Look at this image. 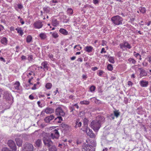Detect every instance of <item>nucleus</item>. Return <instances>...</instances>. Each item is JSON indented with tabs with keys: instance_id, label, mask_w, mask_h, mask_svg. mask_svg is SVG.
<instances>
[{
	"instance_id": "1",
	"label": "nucleus",
	"mask_w": 151,
	"mask_h": 151,
	"mask_svg": "<svg viewBox=\"0 0 151 151\" xmlns=\"http://www.w3.org/2000/svg\"><path fill=\"white\" fill-rule=\"evenodd\" d=\"M105 118L103 116H98L96 119L92 121L91 123V127L95 131H98L101 124L104 122Z\"/></svg>"
},
{
	"instance_id": "2",
	"label": "nucleus",
	"mask_w": 151,
	"mask_h": 151,
	"mask_svg": "<svg viewBox=\"0 0 151 151\" xmlns=\"http://www.w3.org/2000/svg\"><path fill=\"white\" fill-rule=\"evenodd\" d=\"M111 19L113 23L115 25H119L122 24L123 19L119 15L113 17Z\"/></svg>"
},
{
	"instance_id": "3",
	"label": "nucleus",
	"mask_w": 151,
	"mask_h": 151,
	"mask_svg": "<svg viewBox=\"0 0 151 151\" xmlns=\"http://www.w3.org/2000/svg\"><path fill=\"white\" fill-rule=\"evenodd\" d=\"M33 145L29 143H26L24 145L23 151H34Z\"/></svg>"
},
{
	"instance_id": "4",
	"label": "nucleus",
	"mask_w": 151,
	"mask_h": 151,
	"mask_svg": "<svg viewBox=\"0 0 151 151\" xmlns=\"http://www.w3.org/2000/svg\"><path fill=\"white\" fill-rule=\"evenodd\" d=\"M55 114L58 116H64L65 115V112L61 107H58L56 109Z\"/></svg>"
},
{
	"instance_id": "5",
	"label": "nucleus",
	"mask_w": 151,
	"mask_h": 151,
	"mask_svg": "<svg viewBox=\"0 0 151 151\" xmlns=\"http://www.w3.org/2000/svg\"><path fill=\"white\" fill-rule=\"evenodd\" d=\"M9 146L12 149L13 151H17V147L14 142L11 140H9L8 142Z\"/></svg>"
},
{
	"instance_id": "6",
	"label": "nucleus",
	"mask_w": 151,
	"mask_h": 151,
	"mask_svg": "<svg viewBox=\"0 0 151 151\" xmlns=\"http://www.w3.org/2000/svg\"><path fill=\"white\" fill-rule=\"evenodd\" d=\"M50 136L53 139H58L59 137V134L58 130L55 129L52 131Z\"/></svg>"
},
{
	"instance_id": "7",
	"label": "nucleus",
	"mask_w": 151,
	"mask_h": 151,
	"mask_svg": "<svg viewBox=\"0 0 151 151\" xmlns=\"http://www.w3.org/2000/svg\"><path fill=\"white\" fill-rule=\"evenodd\" d=\"M33 25L35 28L40 29L42 27L43 24L41 22L39 21L35 22L33 24Z\"/></svg>"
},
{
	"instance_id": "8",
	"label": "nucleus",
	"mask_w": 151,
	"mask_h": 151,
	"mask_svg": "<svg viewBox=\"0 0 151 151\" xmlns=\"http://www.w3.org/2000/svg\"><path fill=\"white\" fill-rule=\"evenodd\" d=\"M43 142L45 145L48 147H49L53 144V142L49 139L44 137Z\"/></svg>"
},
{
	"instance_id": "9",
	"label": "nucleus",
	"mask_w": 151,
	"mask_h": 151,
	"mask_svg": "<svg viewBox=\"0 0 151 151\" xmlns=\"http://www.w3.org/2000/svg\"><path fill=\"white\" fill-rule=\"evenodd\" d=\"M13 88L17 91L20 90L21 88L20 83L18 81L13 83Z\"/></svg>"
},
{
	"instance_id": "10",
	"label": "nucleus",
	"mask_w": 151,
	"mask_h": 151,
	"mask_svg": "<svg viewBox=\"0 0 151 151\" xmlns=\"http://www.w3.org/2000/svg\"><path fill=\"white\" fill-rule=\"evenodd\" d=\"M83 151H93L92 147L88 144H84L82 149Z\"/></svg>"
},
{
	"instance_id": "11",
	"label": "nucleus",
	"mask_w": 151,
	"mask_h": 151,
	"mask_svg": "<svg viewBox=\"0 0 151 151\" xmlns=\"http://www.w3.org/2000/svg\"><path fill=\"white\" fill-rule=\"evenodd\" d=\"M119 46L120 48L122 50H123L124 48L125 47L129 49H131L132 47L131 45L127 42H124V43L120 44Z\"/></svg>"
},
{
	"instance_id": "12",
	"label": "nucleus",
	"mask_w": 151,
	"mask_h": 151,
	"mask_svg": "<svg viewBox=\"0 0 151 151\" xmlns=\"http://www.w3.org/2000/svg\"><path fill=\"white\" fill-rule=\"evenodd\" d=\"M88 135L89 136V137L92 138H94L96 137V135L93 132L92 130L89 129L88 131H87L86 132Z\"/></svg>"
},
{
	"instance_id": "13",
	"label": "nucleus",
	"mask_w": 151,
	"mask_h": 151,
	"mask_svg": "<svg viewBox=\"0 0 151 151\" xmlns=\"http://www.w3.org/2000/svg\"><path fill=\"white\" fill-rule=\"evenodd\" d=\"M93 50V47L91 46H87L84 48V50L88 53L92 52Z\"/></svg>"
},
{
	"instance_id": "14",
	"label": "nucleus",
	"mask_w": 151,
	"mask_h": 151,
	"mask_svg": "<svg viewBox=\"0 0 151 151\" xmlns=\"http://www.w3.org/2000/svg\"><path fill=\"white\" fill-rule=\"evenodd\" d=\"M41 65L43 66V69L44 70H48L49 65L47 61H43L41 63Z\"/></svg>"
},
{
	"instance_id": "15",
	"label": "nucleus",
	"mask_w": 151,
	"mask_h": 151,
	"mask_svg": "<svg viewBox=\"0 0 151 151\" xmlns=\"http://www.w3.org/2000/svg\"><path fill=\"white\" fill-rule=\"evenodd\" d=\"M17 145L18 147H21L23 142L22 140L19 138H17L15 139Z\"/></svg>"
},
{
	"instance_id": "16",
	"label": "nucleus",
	"mask_w": 151,
	"mask_h": 151,
	"mask_svg": "<svg viewBox=\"0 0 151 151\" xmlns=\"http://www.w3.org/2000/svg\"><path fill=\"white\" fill-rule=\"evenodd\" d=\"M54 118V116L53 115H51L46 117L45 119V121L46 122L49 123L51 120L53 119Z\"/></svg>"
},
{
	"instance_id": "17",
	"label": "nucleus",
	"mask_w": 151,
	"mask_h": 151,
	"mask_svg": "<svg viewBox=\"0 0 151 151\" xmlns=\"http://www.w3.org/2000/svg\"><path fill=\"white\" fill-rule=\"evenodd\" d=\"M45 112L47 114H51L54 112V110L51 108H47L45 109Z\"/></svg>"
},
{
	"instance_id": "18",
	"label": "nucleus",
	"mask_w": 151,
	"mask_h": 151,
	"mask_svg": "<svg viewBox=\"0 0 151 151\" xmlns=\"http://www.w3.org/2000/svg\"><path fill=\"white\" fill-rule=\"evenodd\" d=\"M148 82L144 81H141L140 82V86L142 87H146L148 85Z\"/></svg>"
},
{
	"instance_id": "19",
	"label": "nucleus",
	"mask_w": 151,
	"mask_h": 151,
	"mask_svg": "<svg viewBox=\"0 0 151 151\" xmlns=\"http://www.w3.org/2000/svg\"><path fill=\"white\" fill-rule=\"evenodd\" d=\"M7 40L5 37H3L1 39V42L3 44L6 45L7 44Z\"/></svg>"
},
{
	"instance_id": "20",
	"label": "nucleus",
	"mask_w": 151,
	"mask_h": 151,
	"mask_svg": "<svg viewBox=\"0 0 151 151\" xmlns=\"http://www.w3.org/2000/svg\"><path fill=\"white\" fill-rule=\"evenodd\" d=\"M59 32L61 34L64 35H68V32L65 29L63 28H60L59 30Z\"/></svg>"
},
{
	"instance_id": "21",
	"label": "nucleus",
	"mask_w": 151,
	"mask_h": 151,
	"mask_svg": "<svg viewBox=\"0 0 151 151\" xmlns=\"http://www.w3.org/2000/svg\"><path fill=\"white\" fill-rule=\"evenodd\" d=\"M89 129L88 128V124L86 123L84 124V125L82 127V128H81V129L83 132H86L87 131H88V129Z\"/></svg>"
},
{
	"instance_id": "22",
	"label": "nucleus",
	"mask_w": 151,
	"mask_h": 151,
	"mask_svg": "<svg viewBox=\"0 0 151 151\" xmlns=\"http://www.w3.org/2000/svg\"><path fill=\"white\" fill-rule=\"evenodd\" d=\"M39 37L41 40H44L47 37V36L45 33H41L39 35Z\"/></svg>"
},
{
	"instance_id": "23",
	"label": "nucleus",
	"mask_w": 151,
	"mask_h": 151,
	"mask_svg": "<svg viewBox=\"0 0 151 151\" xmlns=\"http://www.w3.org/2000/svg\"><path fill=\"white\" fill-rule=\"evenodd\" d=\"M48 150L50 151H57V147L54 145L50 146L48 147Z\"/></svg>"
},
{
	"instance_id": "24",
	"label": "nucleus",
	"mask_w": 151,
	"mask_h": 151,
	"mask_svg": "<svg viewBox=\"0 0 151 151\" xmlns=\"http://www.w3.org/2000/svg\"><path fill=\"white\" fill-rule=\"evenodd\" d=\"M15 30L17 31L19 34L21 36H22L24 34V32L21 28H16Z\"/></svg>"
},
{
	"instance_id": "25",
	"label": "nucleus",
	"mask_w": 151,
	"mask_h": 151,
	"mask_svg": "<svg viewBox=\"0 0 151 151\" xmlns=\"http://www.w3.org/2000/svg\"><path fill=\"white\" fill-rule=\"evenodd\" d=\"M52 25L54 27H56L59 24L58 21L56 19H53L52 20Z\"/></svg>"
},
{
	"instance_id": "26",
	"label": "nucleus",
	"mask_w": 151,
	"mask_h": 151,
	"mask_svg": "<svg viewBox=\"0 0 151 151\" xmlns=\"http://www.w3.org/2000/svg\"><path fill=\"white\" fill-rule=\"evenodd\" d=\"M35 147H39L42 144V141L41 139H38L35 142Z\"/></svg>"
},
{
	"instance_id": "27",
	"label": "nucleus",
	"mask_w": 151,
	"mask_h": 151,
	"mask_svg": "<svg viewBox=\"0 0 151 151\" xmlns=\"http://www.w3.org/2000/svg\"><path fill=\"white\" fill-rule=\"evenodd\" d=\"M55 121L57 122L60 123L63 121V118L61 116H58L55 119Z\"/></svg>"
},
{
	"instance_id": "28",
	"label": "nucleus",
	"mask_w": 151,
	"mask_h": 151,
	"mask_svg": "<svg viewBox=\"0 0 151 151\" xmlns=\"http://www.w3.org/2000/svg\"><path fill=\"white\" fill-rule=\"evenodd\" d=\"M139 10L141 13L144 14L146 12V9L144 7H140L139 8Z\"/></svg>"
},
{
	"instance_id": "29",
	"label": "nucleus",
	"mask_w": 151,
	"mask_h": 151,
	"mask_svg": "<svg viewBox=\"0 0 151 151\" xmlns=\"http://www.w3.org/2000/svg\"><path fill=\"white\" fill-rule=\"evenodd\" d=\"M76 125L75 126V127L77 128V127H80L81 126L82 123L81 122H80L79 120L78 119L76 122Z\"/></svg>"
},
{
	"instance_id": "30",
	"label": "nucleus",
	"mask_w": 151,
	"mask_h": 151,
	"mask_svg": "<svg viewBox=\"0 0 151 151\" xmlns=\"http://www.w3.org/2000/svg\"><path fill=\"white\" fill-rule=\"evenodd\" d=\"M147 73L143 70H141L140 73V76L142 77L143 76H145L147 75Z\"/></svg>"
},
{
	"instance_id": "31",
	"label": "nucleus",
	"mask_w": 151,
	"mask_h": 151,
	"mask_svg": "<svg viewBox=\"0 0 151 151\" xmlns=\"http://www.w3.org/2000/svg\"><path fill=\"white\" fill-rule=\"evenodd\" d=\"M114 116L117 118L119 116L120 112H119V110H116L114 111Z\"/></svg>"
},
{
	"instance_id": "32",
	"label": "nucleus",
	"mask_w": 151,
	"mask_h": 151,
	"mask_svg": "<svg viewBox=\"0 0 151 151\" xmlns=\"http://www.w3.org/2000/svg\"><path fill=\"white\" fill-rule=\"evenodd\" d=\"M50 34H52V37L55 38H57L59 37L58 33L56 32H53L52 33V32H50Z\"/></svg>"
},
{
	"instance_id": "33",
	"label": "nucleus",
	"mask_w": 151,
	"mask_h": 151,
	"mask_svg": "<svg viewBox=\"0 0 151 151\" xmlns=\"http://www.w3.org/2000/svg\"><path fill=\"white\" fill-rule=\"evenodd\" d=\"M73 48L74 49H75L77 51L81 50L82 49V47L80 45H78L75 46Z\"/></svg>"
},
{
	"instance_id": "34",
	"label": "nucleus",
	"mask_w": 151,
	"mask_h": 151,
	"mask_svg": "<svg viewBox=\"0 0 151 151\" xmlns=\"http://www.w3.org/2000/svg\"><path fill=\"white\" fill-rule=\"evenodd\" d=\"M32 39V37L30 35L27 36L26 38V41L27 43H29L31 42Z\"/></svg>"
},
{
	"instance_id": "35",
	"label": "nucleus",
	"mask_w": 151,
	"mask_h": 151,
	"mask_svg": "<svg viewBox=\"0 0 151 151\" xmlns=\"http://www.w3.org/2000/svg\"><path fill=\"white\" fill-rule=\"evenodd\" d=\"M109 61L111 63H114L115 62L114 58L113 57L110 56L109 58Z\"/></svg>"
},
{
	"instance_id": "36",
	"label": "nucleus",
	"mask_w": 151,
	"mask_h": 151,
	"mask_svg": "<svg viewBox=\"0 0 151 151\" xmlns=\"http://www.w3.org/2000/svg\"><path fill=\"white\" fill-rule=\"evenodd\" d=\"M52 86V84L51 83H48L46 84L45 87L47 89H50Z\"/></svg>"
},
{
	"instance_id": "37",
	"label": "nucleus",
	"mask_w": 151,
	"mask_h": 151,
	"mask_svg": "<svg viewBox=\"0 0 151 151\" xmlns=\"http://www.w3.org/2000/svg\"><path fill=\"white\" fill-rule=\"evenodd\" d=\"M67 12L68 14L71 15L73 14V10L72 9L70 8H69L67 9Z\"/></svg>"
},
{
	"instance_id": "38",
	"label": "nucleus",
	"mask_w": 151,
	"mask_h": 151,
	"mask_svg": "<svg viewBox=\"0 0 151 151\" xmlns=\"http://www.w3.org/2000/svg\"><path fill=\"white\" fill-rule=\"evenodd\" d=\"M80 104H81L88 105L90 104L89 101H81Z\"/></svg>"
},
{
	"instance_id": "39",
	"label": "nucleus",
	"mask_w": 151,
	"mask_h": 151,
	"mask_svg": "<svg viewBox=\"0 0 151 151\" xmlns=\"http://www.w3.org/2000/svg\"><path fill=\"white\" fill-rule=\"evenodd\" d=\"M96 88V87L92 85L90 87L89 90L91 92H93L95 91Z\"/></svg>"
},
{
	"instance_id": "40",
	"label": "nucleus",
	"mask_w": 151,
	"mask_h": 151,
	"mask_svg": "<svg viewBox=\"0 0 151 151\" xmlns=\"http://www.w3.org/2000/svg\"><path fill=\"white\" fill-rule=\"evenodd\" d=\"M128 61L134 64H135L136 61L133 58H130L128 59Z\"/></svg>"
},
{
	"instance_id": "41",
	"label": "nucleus",
	"mask_w": 151,
	"mask_h": 151,
	"mask_svg": "<svg viewBox=\"0 0 151 151\" xmlns=\"http://www.w3.org/2000/svg\"><path fill=\"white\" fill-rule=\"evenodd\" d=\"M107 69L108 70L111 71L113 70V68L111 64H109L107 67Z\"/></svg>"
},
{
	"instance_id": "42",
	"label": "nucleus",
	"mask_w": 151,
	"mask_h": 151,
	"mask_svg": "<svg viewBox=\"0 0 151 151\" xmlns=\"http://www.w3.org/2000/svg\"><path fill=\"white\" fill-rule=\"evenodd\" d=\"M49 58L52 60L54 61V58H53V55L52 54H49L48 55Z\"/></svg>"
},
{
	"instance_id": "43",
	"label": "nucleus",
	"mask_w": 151,
	"mask_h": 151,
	"mask_svg": "<svg viewBox=\"0 0 151 151\" xmlns=\"http://www.w3.org/2000/svg\"><path fill=\"white\" fill-rule=\"evenodd\" d=\"M33 59V56L32 55H30L28 56V60L29 61H32Z\"/></svg>"
},
{
	"instance_id": "44",
	"label": "nucleus",
	"mask_w": 151,
	"mask_h": 151,
	"mask_svg": "<svg viewBox=\"0 0 151 151\" xmlns=\"http://www.w3.org/2000/svg\"><path fill=\"white\" fill-rule=\"evenodd\" d=\"M98 71L99 72L97 74L100 76H101L104 73V72L102 70H99Z\"/></svg>"
},
{
	"instance_id": "45",
	"label": "nucleus",
	"mask_w": 151,
	"mask_h": 151,
	"mask_svg": "<svg viewBox=\"0 0 151 151\" xmlns=\"http://www.w3.org/2000/svg\"><path fill=\"white\" fill-rule=\"evenodd\" d=\"M134 55L136 58L138 56H139L140 55L139 53H136L134 51Z\"/></svg>"
},
{
	"instance_id": "46",
	"label": "nucleus",
	"mask_w": 151,
	"mask_h": 151,
	"mask_svg": "<svg viewBox=\"0 0 151 151\" xmlns=\"http://www.w3.org/2000/svg\"><path fill=\"white\" fill-rule=\"evenodd\" d=\"M93 2L95 4H98L99 3V0H93Z\"/></svg>"
},
{
	"instance_id": "47",
	"label": "nucleus",
	"mask_w": 151,
	"mask_h": 151,
	"mask_svg": "<svg viewBox=\"0 0 151 151\" xmlns=\"http://www.w3.org/2000/svg\"><path fill=\"white\" fill-rule=\"evenodd\" d=\"M29 98L30 100H33L34 99V97L32 94L29 96Z\"/></svg>"
},
{
	"instance_id": "48",
	"label": "nucleus",
	"mask_w": 151,
	"mask_h": 151,
	"mask_svg": "<svg viewBox=\"0 0 151 151\" xmlns=\"http://www.w3.org/2000/svg\"><path fill=\"white\" fill-rule=\"evenodd\" d=\"M106 43H107V42L106 41H105L104 40H103L102 41V46L106 45Z\"/></svg>"
},
{
	"instance_id": "49",
	"label": "nucleus",
	"mask_w": 151,
	"mask_h": 151,
	"mask_svg": "<svg viewBox=\"0 0 151 151\" xmlns=\"http://www.w3.org/2000/svg\"><path fill=\"white\" fill-rule=\"evenodd\" d=\"M21 58L22 60H26L27 59L26 56L24 55H22Z\"/></svg>"
},
{
	"instance_id": "50",
	"label": "nucleus",
	"mask_w": 151,
	"mask_h": 151,
	"mask_svg": "<svg viewBox=\"0 0 151 151\" xmlns=\"http://www.w3.org/2000/svg\"><path fill=\"white\" fill-rule=\"evenodd\" d=\"M106 51L105 50V49L104 48H102L101 51L100 52L101 53H102L103 52L106 53Z\"/></svg>"
},
{
	"instance_id": "51",
	"label": "nucleus",
	"mask_w": 151,
	"mask_h": 151,
	"mask_svg": "<svg viewBox=\"0 0 151 151\" xmlns=\"http://www.w3.org/2000/svg\"><path fill=\"white\" fill-rule=\"evenodd\" d=\"M37 86V84H35L33 86L32 88V90H35L37 89V88L36 87Z\"/></svg>"
},
{
	"instance_id": "52",
	"label": "nucleus",
	"mask_w": 151,
	"mask_h": 151,
	"mask_svg": "<svg viewBox=\"0 0 151 151\" xmlns=\"http://www.w3.org/2000/svg\"><path fill=\"white\" fill-rule=\"evenodd\" d=\"M85 7H89V8H92V9H93L94 8L91 5H85Z\"/></svg>"
},
{
	"instance_id": "53",
	"label": "nucleus",
	"mask_w": 151,
	"mask_h": 151,
	"mask_svg": "<svg viewBox=\"0 0 151 151\" xmlns=\"http://www.w3.org/2000/svg\"><path fill=\"white\" fill-rule=\"evenodd\" d=\"M133 85V83L131 81H129L128 82V85L129 86H132Z\"/></svg>"
},
{
	"instance_id": "54",
	"label": "nucleus",
	"mask_w": 151,
	"mask_h": 151,
	"mask_svg": "<svg viewBox=\"0 0 151 151\" xmlns=\"http://www.w3.org/2000/svg\"><path fill=\"white\" fill-rule=\"evenodd\" d=\"M18 8L19 9H21L23 8V6L21 4H18Z\"/></svg>"
},
{
	"instance_id": "55",
	"label": "nucleus",
	"mask_w": 151,
	"mask_h": 151,
	"mask_svg": "<svg viewBox=\"0 0 151 151\" xmlns=\"http://www.w3.org/2000/svg\"><path fill=\"white\" fill-rule=\"evenodd\" d=\"M92 70L93 71H95L98 69V68L96 67H92L91 68Z\"/></svg>"
},
{
	"instance_id": "56",
	"label": "nucleus",
	"mask_w": 151,
	"mask_h": 151,
	"mask_svg": "<svg viewBox=\"0 0 151 151\" xmlns=\"http://www.w3.org/2000/svg\"><path fill=\"white\" fill-rule=\"evenodd\" d=\"M77 61L80 62H82L83 61V59L81 58H79L78 59Z\"/></svg>"
},
{
	"instance_id": "57",
	"label": "nucleus",
	"mask_w": 151,
	"mask_h": 151,
	"mask_svg": "<svg viewBox=\"0 0 151 151\" xmlns=\"http://www.w3.org/2000/svg\"><path fill=\"white\" fill-rule=\"evenodd\" d=\"M0 60L1 61H3V62L4 63L6 62L5 60L2 57H0Z\"/></svg>"
},
{
	"instance_id": "58",
	"label": "nucleus",
	"mask_w": 151,
	"mask_h": 151,
	"mask_svg": "<svg viewBox=\"0 0 151 151\" xmlns=\"http://www.w3.org/2000/svg\"><path fill=\"white\" fill-rule=\"evenodd\" d=\"M33 79V77H32L30 79H29L28 81V83H29L30 84H32V83H31V80Z\"/></svg>"
},
{
	"instance_id": "59",
	"label": "nucleus",
	"mask_w": 151,
	"mask_h": 151,
	"mask_svg": "<svg viewBox=\"0 0 151 151\" xmlns=\"http://www.w3.org/2000/svg\"><path fill=\"white\" fill-rule=\"evenodd\" d=\"M82 78L86 80L87 78V76L85 75H83L82 76Z\"/></svg>"
},
{
	"instance_id": "60",
	"label": "nucleus",
	"mask_w": 151,
	"mask_h": 151,
	"mask_svg": "<svg viewBox=\"0 0 151 151\" xmlns=\"http://www.w3.org/2000/svg\"><path fill=\"white\" fill-rule=\"evenodd\" d=\"M20 22L22 25L24 23V22L22 20V18L20 19Z\"/></svg>"
},
{
	"instance_id": "61",
	"label": "nucleus",
	"mask_w": 151,
	"mask_h": 151,
	"mask_svg": "<svg viewBox=\"0 0 151 151\" xmlns=\"http://www.w3.org/2000/svg\"><path fill=\"white\" fill-rule=\"evenodd\" d=\"M10 29L11 31H14V28L13 26H12L10 27Z\"/></svg>"
},
{
	"instance_id": "62",
	"label": "nucleus",
	"mask_w": 151,
	"mask_h": 151,
	"mask_svg": "<svg viewBox=\"0 0 151 151\" xmlns=\"http://www.w3.org/2000/svg\"><path fill=\"white\" fill-rule=\"evenodd\" d=\"M76 56H73L71 58V60H74L76 58Z\"/></svg>"
},
{
	"instance_id": "63",
	"label": "nucleus",
	"mask_w": 151,
	"mask_h": 151,
	"mask_svg": "<svg viewBox=\"0 0 151 151\" xmlns=\"http://www.w3.org/2000/svg\"><path fill=\"white\" fill-rule=\"evenodd\" d=\"M73 106H75L77 109H78L79 108V106L77 104H74Z\"/></svg>"
},
{
	"instance_id": "64",
	"label": "nucleus",
	"mask_w": 151,
	"mask_h": 151,
	"mask_svg": "<svg viewBox=\"0 0 151 151\" xmlns=\"http://www.w3.org/2000/svg\"><path fill=\"white\" fill-rule=\"evenodd\" d=\"M148 61L149 63L151 62V56L149 57Z\"/></svg>"
}]
</instances>
